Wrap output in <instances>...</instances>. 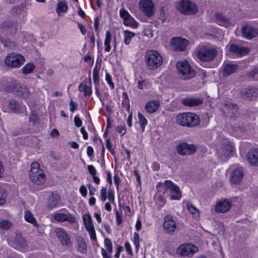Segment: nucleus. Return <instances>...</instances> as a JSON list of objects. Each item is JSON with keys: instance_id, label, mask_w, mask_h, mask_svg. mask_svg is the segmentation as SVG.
I'll list each match as a JSON object with an SVG mask.
<instances>
[{"instance_id": "obj_46", "label": "nucleus", "mask_w": 258, "mask_h": 258, "mask_svg": "<svg viewBox=\"0 0 258 258\" xmlns=\"http://www.w3.org/2000/svg\"><path fill=\"white\" fill-rule=\"evenodd\" d=\"M19 84L16 83H12L9 85H7L5 88V91L7 93H12L13 91H16L17 92V87H18Z\"/></svg>"}, {"instance_id": "obj_47", "label": "nucleus", "mask_w": 258, "mask_h": 258, "mask_svg": "<svg viewBox=\"0 0 258 258\" xmlns=\"http://www.w3.org/2000/svg\"><path fill=\"white\" fill-rule=\"evenodd\" d=\"M104 246L106 249V251L108 253H112L113 251V246L111 241L108 238H105L104 239Z\"/></svg>"}, {"instance_id": "obj_43", "label": "nucleus", "mask_w": 258, "mask_h": 258, "mask_svg": "<svg viewBox=\"0 0 258 258\" xmlns=\"http://www.w3.org/2000/svg\"><path fill=\"white\" fill-rule=\"evenodd\" d=\"M124 42L125 44L128 45L130 43L132 39L135 36V34L131 31L125 30L124 31Z\"/></svg>"}, {"instance_id": "obj_30", "label": "nucleus", "mask_w": 258, "mask_h": 258, "mask_svg": "<svg viewBox=\"0 0 258 258\" xmlns=\"http://www.w3.org/2000/svg\"><path fill=\"white\" fill-rule=\"evenodd\" d=\"M8 108L13 112L19 113L22 108L20 103L15 99H11L8 104Z\"/></svg>"}, {"instance_id": "obj_29", "label": "nucleus", "mask_w": 258, "mask_h": 258, "mask_svg": "<svg viewBox=\"0 0 258 258\" xmlns=\"http://www.w3.org/2000/svg\"><path fill=\"white\" fill-rule=\"evenodd\" d=\"M16 94L24 99H27L30 95V92L29 88L26 86H23L19 84L18 87H17Z\"/></svg>"}, {"instance_id": "obj_37", "label": "nucleus", "mask_w": 258, "mask_h": 258, "mask_svg": "<svg viewBox=\"0 0 258 258\" xmlns=\"http://www.w3.org/2000/svg\"><path fill=\"white\" fill-rule=\"evenodd\" d=\"M68 10V6L65 2H59L57 3L56 11L58 15L60 13H66Z\"/></svg>"}, {"instance_id": "obj_14", "label": "nucleus", "mask_w": 258, "mask_h": 258, "mask_svg": "<svg viewBox=\"0 0 258 258\" xmlns=\"http://www.w3.org/2000/svg\"><path fill=\"white\" fill-rule=\"evenodd\" d=\"M141 11L147 17H151L154 15V4L151 0H142L139 2Z\"/></svg>"}, {"instance_id": "obj_40", "label": "nucleus", "mask_w": 258, "mask_h": 258, "mask_svg": "<svg viewBox=\"0 0 258 258\" xmlns=\"http://www.w3.org/2000/svg\"><path fill=\"white\" fill-rule=\"evenodd\" d=\"M138 117L139 120L140 127L142 131L143 132L145 131L146 125L147 124L148 121L144 116L140 112H138Z\"/></svg>"}, {"instance_id": "obj_12", "label": "nucleus", "mask_w": 258, "mask_h": 258, "mask_svg": "<svg viewBox=\"0 0 258 258\" xmlns=\"http://www.w3.org/2000/svg\"><path fill=\"white\" fill-rule=\"evenodd\" d=\"M188 44V40L181 37H173L170 40V44L176 51H184Z\"/></svg>"}, {"instance_id": "obj_41", "label": "nucleus", "mask_w": 258, "mask_h": 258, "mask_svg": "<svg viewBox=\"0 0 258 258\" xmlns=\"http://www.w3.org/2000/svg\"><path fill=\"white\" fill-rule=\"evenodd\" d=\"M29 120L32 125H35L39 121V118L38 114L35 111H31L30 114L29 115Z\"/></svg>"}, {"instance_id": "obj_10", "label": "nucleus", "mask_w": 258, "mask_h": 258, "mask_svg": "<svg viewBox=\"0 0 258 258\" xmlns=\"http://www.w3.org/2000/svg\"><path fill=\"white\" fill-rule=\"evenodd\" d=\"M54 232L61 245H71V236L64 229L61 227H56L54 228Z\"/></svg>"}, {"instance_id": "obj_52", "label": "nucleus", "mask_w": 258, "mask_h": 258, "mask_svg": "<svg viewBox=\"0 0 258 258\" xmlns=\"http://www.w3.org/2000/svg\"><path fill=\"white\" fill-rule=\"evenodd\" d=\"M106 192H107V188L104 187H102L101 189V200L102 202H105L106 200L107 196H106Z\"/></svg>"}, {"instance_id": "obj_57", "label": "nucleus", "mask_w": 258, "mask_h": 258, "mask_svg": "<svg viewBox=\"0 0 258 258\" xmlns=\"http://www.w3.org/2000/svg\"><path fill=\"white\" fill-rule=\"evenodd\" d=\"M70 111L72 112H73L77 109L78 105L76 102H75L71 100L70 102Z\"/></svg>"}, {"instance_id": "obj_7", "label": "nucleus", "mask_w": 258, "mask_h": 258, "mask_svg": "<svg viewBox=\"0 0 258 258\" xmlns=\"http://www.w3.org/2000/svg\"><path fill=\"white\" fill-rule=\"evenodd\" d=\"M10 243L14 249L21 251H25L28 246L27 241L19 231L15 233L13 239L10 242Z\"/></svg>"}, {"instance_id": "obj_2", "label": "nucleus", "mask_w": 258, "mask_h": 258, "mask_svg": "<svg viewBox=\"0 0 258 258\" xmlns=\"http://www.w3.org/2000/svg\"><path fill=\"white\" fill-rule=\"evenodd\" d=\"M177 124L188 127L197 126L200 123V117L198 115L191 112H183L178 114L175 117Z\"/></svg>"}, {"instance_id": "obj_11", "label": "nucleus", "mask_w": 258, "mask_h": 258, "mask_svg": "<svg viewBox=\"0 0 258 258\" xmlns=\"http://www.w3.org/2000/svg\"><path fill=\"white\" fill-rule=\"evenodd\" d=\"M242 36L247 40H251L258 34V28L251 24L246 23L242 26Z\"/></svg>"}, {"instance_id": "obj_54", "label": "nucleus", "mask_w": 258, "mask_h": 258, "mask_svg": "<svg viewBox=\"0 0 258 258\" xmlns=\"http://www.w3.org/2000/svg\"><path fill=\"white\" fill-rule=\"evenodd\" d=\"M106 147L107 149V150L110 152V153L113 155H114L115 154V152L114 151L113 149L112 148V145L110 142V139H107L106 140Z\"/></svg>"}, {"instance_id": "obj_35", "label": "nucleus", "mask_w": 258, "mask_h": 258, "mask_svg": "<svg viewBox=\"0 0 258 258\" xmlns=\"http://www.w3.org/2000/svg\"><path fill=\"white\" fill-rule=\"evenodd\" d=\"M83 220L87 230L94 228L92 218L89 214L84 215Z\"/></svg>"}, {"instance_id": "obj_53", "label": "nucleus", "mask_w": 258, "mask_h": 258, "mask_svg": "<svg viewBox=\"0 0 258 258\" xmlns=\"http://www.w3.org/2000/svg\"><path fill=\"white\" fill-rule=\"evenodd\" d=\"M120 16L123 18V21L126 20L128 17L131 16L129 13L124 9L120 10Z\"/></svg>"}, {"instance_id": "obj_6", "label": "nucleus", "mask_w": 258, "mask_h": 258, "mask_svg": "<svg viewBox=\"0 0 258 258\" xmlns=\"http://www.w3.org/2000/svg\"><path fill=\"white\" fill-rule=\"evenodd\" d=\"M176 67L180 74V77L182 79H190L195 76V71L191 68L188 62L186 60L178 61Z\"/></svg>"}, {"instance_id": "obj_20", "label": "nucleus", "mask_w": 258, "mask_h": 258, "mask_svg": "<svg viewBox=\"0 0 258 258\" xmlns=\"http://www.w3.org/2000/svg\"><path fill=\"white\" fill-rule=\"evenodd\" d=\"M231 208V203L230 201L224 200L220 201L216 205L215 210L220 213L227 212Z\"/></svg>"}, {"instance_id": "obj_24", "label": "nucleus", "mask_w": 258, "mask_h": 258, "mask_svg": "<svg viewBox=\"0 0 258 258\" xmlns=\"http://www.w3.org/2000/svg\"><path fill=\"white\" fill-rule=\"evenodd\" d=\"M238 69L236 63L228 62L223 65V75L224 77H228L234 73Z\"/></svg>"}, {"instance_id": "obj_39", "label": "nucleus", "mask_w": 258, "mask_h": 258, "mask_svg": "<svg viewBox=\"0 0 258 258\" xmlns=\"http://www.w3.org/2000/svg\"><path fill=\"white\" fill-rule=\"evenodd\" d=\"M234 151V148L229 144H225L223 147L224 155L228 157L230 156Z\"/></svg>"}, {"instance_id": "obj_31", "label": "nucleus", "mask_w": 258, "mask_h": 258, "mask_svg": "<svg viewBox=\"0 0 258 258\" xmlns=\"http://www.w3.org/2000/svg\"><path fill=\"white\" fill-rule=\"evenodd\" d=\"M25 219L26 221L32 224L34 227L36 228H38L39 227V224L37 222L35 218L29 211L25 212Z\"/></svg>"}, {"instance_id": "obj_33", "label": "nucleus", "mask_w": 258, "mask_h": 258, "mask_svg": "<svg viewBox=\"0 0 258 258\" xmlns=\"http://www.w3.org/2000/svg\"><path fill=\"white\" fill-rule=\"evenodd\" d=\"M78 89L81 92H84V95L85 96H90L92 93L91 88L89 87L86 84L84 83V82L79 85Z\"/></svg>"}, {"instance_id": "obj_19", "label": "nucleus", "mask_w": 258, "mask_h": 258, "mask_svg": "<svg viewBox=\"0 0 258 258\" xmlns=\"http://www.w3.org/2000/svg\"><path fill=\"white\" fill-rule=\"evenodd\" d=\"M257 95L258 90L253 87L245 88L241 92V96L244 99L252 100L256 98Z\"/></svg>"}, {"instance_id": "obj_59", "label": "nucleus", "mask_w": 258, "mask_h": 258, "mask_svg": "<svg viewBox=\"0 0 258 258\" xmlns=\"http://www.w3.org/2000/svg\"><path fill=\"white\" fill-rule=\"evenodd\" d=\"M101 254L103 258H112L111 253H108L103 248H101Z\"/></svg>"}, {"instance_id": "obj_13", "label": "nucleus", "mask_w": 258, "mask_h": 258, "mask_svg": "<svg viewBox=\"0 0 258 258\" xmlns=\"http://www.w3.org/2000/svg\"><path fill=\"white\" fill-rule=\"evenodd\" d=\"M164 220L163 227L164 232L169 234L172 235L176 229V225L175 222L173 220L172 216L167 215L165 216Z\"/></svg>"}, {"instance_id": "obj_38", "label": "nucleus", "mask_w": 258, "mask_h": 258, "mask_svg": "<svg viewBox=\"0 0 258 258\" xmlns=\"http://www.w3.org/2000/svg\"><path fill=\"white\" fill-rule=\"evenodd\" d=\"M111 41V35L109 31H107L106 33V36L104 40L105 51L107 52L110 51L111 46L110 45Z\"/></svg>"}, {"instance_id": "obj_36", "label": "nucleus", "mask_w": 258, "mask_h": 258, "mask_svg": "<svg viewBox=\"0 0 258 258\" xmlns=\"http://www.w3.org/2000/svg\"><path fill=\"white\" fill-rule=\"evenodd\" d=\"M35 68V66L33 62L28 63L22 68V73L24 75L29 74L34 71Z\"/></svg>"}, {"instance_id": "obj_34", "label": "nucleus", "mask_w": 258, "mask_h": 258, "mask_svg": "<svg viewBox=\"0 0 258 258\" xmlns=\"http://www.w3.org/2000/svg\"><path fill=\"white\" fill-rule=\"evenodd\" d=\"M186 207L189 212L197 219L199 217V213L198 209L195 207L191 202H187Z\"/></svg>"}, {"instance_id": "obj_16", "label": "nucleus", "mask_w": 258, "mask_h": 258, "mask_svg": "<svg viewBox=\"0 0 258 258\" xmlns=\"http://www.w3.org/2000/svg\"><path fill=\"white\" fill-rule=\"evenodd\" d=\"M181 256H187L190 257L198 251V248L192 244H184L181 245L179 248Z\"/></svg>"}, {"instance_id": "obj_60", "label": "nucleus", "mask_w": 258, "mask_h": 258, "mask_svg": "<svg viewBox=\"0 0 258 258\" xmlns=\"http://www.w3.org/2000/svg\"><path fill=\"white\" fill-rule=\"evenodd\" d=\"M117 130L119 132L121 136H122L126 133V128L124 125H118L117 127Z\"/></svg>"}, {"instance_id": "obj_8", "label": "nucleus", "mask_w": 258, "mask_h": 258, "mask_svg": "<svg viewBox=\"0 0 258 258\" xmlns=\"http://www.w3.org/2000/svg\"><path fill=\"white\" fill-rule=\"evenodd\" d=\"M177 9L185 15H192L198 11V7L194 3L188 0H182L177 7Z\"/></svg>"}, {"instance_id": "obj_15", "label": "nucleus", "mask_w": 258, "mask_h": 258, "mask_svg": "<svg viewBox=\"0 0 258 258\" xmlns=\"http://www.w3.org/2000/svg\"><path fill=\"white\" fill-rule=\"evenodd\" d=\"M53 218L57 222H63L67 221L71 224L75 223L77 220L76 218L71 214L54 213Z\"/></svg>"}, {"instance_id": "obj_48", "label": "nucleus", "mask_w": 258, "mask_h": 258, "mask_svg": "<svg viewBox=\"0 0 258 258\" xmlns=\"http://www.w3.org/2000/svg\"><path fill=\"white\" fill-rule=\"evenodd\" d=\"M12 226V223L8 220L0 221V228L3 229L7 230Z\"/></svg>"}, {"instance_id": "obj_27", "label": "nucleus", "mask_w": 258, "mask_h": 258, "mask_svg": "<svg viewBox=\"0 0 258 258\" xmlns=\"http://www.w3.org/2000/svg\"><path fill=\"white\" fill-rule=\"evenodd\" d=\"M247 160L251 164L254 165L255 166L258 165L257 149H252L248 152Z\"/></svg>"}, {"instance_id": "obj_44", "label": "nucleus", "mask_w": 258, "mask_h": 258, "mask_svg": "<svg viewBox=\"0 0 258 258\" xmlns=\"http://www.w3.org/2000/svg\"><path fill=\"white\" fill-rule=\"evenodd\" d=\"M124 24L126 26H131L133 28H137L138 23L130 16L128 18L123 21Z\"/></svg>"}, {"instance_id": "obj_49", "label": "nucleus", "mask_w": 258, "mask_h": 258, "mask_svg": "<svg viewBox=\"0 0 258 258\" xmlns=\"http://www.w3.org/2000/svg\"><path fill=\"white\" fill-rule=\"evenodd\" d=\"M31 169L30 170V173H36V172H38V171H41V170H40L39 169V164L38 162H33L31 164Z\"/></svg>"}, {"instance_id": "obj_21", "label": "nucleus", "mask_w": 258, "mask_h": 258, "mask_svg": "<svg viewBox=\"0 0 258 258\" xmlns=\"http://www.w3.org/2000/svg\"><path fill=\"white\" fill-rule=\"evenodd\" d=\"M229 51L235 54L237 56H241L247 54L249 48L244 47H239L236 44H232L230 46Z\"/></svg>"}, {"instance_id": "obj_62", "label": "nucleus", "mask_w": 258, "mask_h": 258, "mask_svg": "<svg viewBox=\"0 0 258 258\" xmlns=\"http://www.w3.org/2000/svg\"><path fill=\"white\" fill-rule=\"evenodd\" d=\"M93 79L94 84L95 86H98L99 84V74H93Z\"/></svg>"}, {"instance_id": "obj_50", "label": "nucleus", "mask_w": 258, "mask_h": 258, "mask_svg": "<svg viewBox=\"0 0 258 258\" xmlns=\"http://www.w3.org/2000/svg\"><path fill=\"white\" fill-rule=\"evenodd\" d=\"M105 80L109 85L110 88L113 89L114 88V84L112 82V77L107 72H106Z\"/></svg>"}, {"instance_id": "obj_45", "label": "nucleus", "mask_w": 258, "mask_h": 258, "mask_svg": "<svg viewBox=\"0 0 258 258\" xmlns=\"http://www.w3.org/2000/svg\"><path fill=\"white\" fill-rule=\"evenodd\" d=\"M7 193L5 189L0 187V206L6 203Z\"/></svg>"}, {"instance_id": "obj_3", "label": "nucleus", "mask_w": 258, "mask_h": 258, "mask_svg": "<svg viewBox=\"0 0 258 258\" xmlns=\"http://www.w3.org/2000/svg\"><path fill=\"white\" fill-rule=\"evenodd\" d=\"M145 62L148 69L155 70L162 64L163 59L158 51L154 50H149L146 52Z\"/></svg>"}, {"instance_id": "obj_58", "label": "nucleus", "mask_w": 258, "mask_h": 258, "mask_svg": "<svg viewBox=\"0 0 258 258\" xmlns=\"http://www.w3.org/2000/svg\"><path fill=\"white\" fill-rule=\"evenodd\" d=\"M258 74V69L255 68L253 70L249 71L247 74V76L251 78H254L255 75Z\"/></svg>"}, {"instance_id": "obj_51", "label": "nucleus", "mask_w": 258, "mask_h": 258, "mask_svg": "<svg viewBox=\"0 0 258 258\" xmlns=\"http://www.w3.org/2000/svg\"><path fill=\"white\" fill-rule=\"evenodd\" d=\"M134 242L136 246V249L138 251L140 247V237L139 234L136 232L134 234Z\"/></svg>"}, {"instance_id": "obj_64", "label": "nucleus", "mask_w": 258, "mask_h": 258, "mask_svg": "<svg viewBox=\"0 0 258 258\" xmlns=\"http://www.w3.org/2000/svg\"><path fill=\"white\" fill-rule=\"evenodd\" d=\"M75 124L77 127H80L82 124V121L81 119L77 116H76L74 118Z\"/></svg>"}, {"instance_id": "obj_28", "label": "nucleus", "mask_w": 258, "mask_h": 258, "mask_svg": "<svg viewBox=\"0 0 258 258\" xmlns=\"http://www.w3.org/2000/svg\"><path fill=\"white\" fill-rule=\"evenodd\" d=\"M160 104L159 101L153 100L146 103L145 109L148 113H153L158 110Z\"/></svg>"}, {"instance_id": "obj_22", "label": "nucleus", "mask_w": 258, "mask_h": 258, "mask_svg": "<svg viewBox=\"0 0 258 258\" xmlns=\"http://www.w3.org/2000/svg\"><path fill=\"white\" fill-rule=\"evenodd\" d=\"M243 176V172L241 168H237L233 171L231 174L230 180L232 183L237 184L242 180Z\"/></svg>"}, {"instance_id": "obj_23", "label": "nucleus", "mask_w": 258, "mask_h": 258, "mask_svg": "<svg viewBox=\"0 0 258 258\" xmlns=\"http://www.w3.org/2000/svg\"><path fill=\"white\" fill-rule=\"evenodd\" d=\"M60 201V197L57 193L51 192L47 198V208L52 209L55 208Z\"/></svg>"}, {"instance_id": "obj_5", "label": "nucleus", "mask_w": 258, "mask_h": 258, "mask_svg": "<svg viewBox=\"0 0 258 258\" xmlns=\"http://www.w3.org/2000/svg\"><path fill=\"white\" fill-rule=\"evenodd\" d=\"M25 60L24 56L20 53L11 52L5 57L4 62L8 67L18 68L23 64Z\"/></svg>"}, {"instance_id": "obj_9", "label": "nucleus", "mask_w": 258, "mask_h": 258, "mask_svg": "<svg viewBox=\"0 0 258 258\" xmlns=\"http://www.w3.org/2000/svg\"><path fill=\"white\" fill-rule=\"evenodd\" d=\"M177 153L181 156L194 154L197 150V147L194 144H189L182 142L176 146Z\"/></svg>"}, {"instance_id": "obj_26", "label": "nucleus", "mask_w": 258, "mask_h": 258, "mask_svg": "<svg viewBox=\"0 0 258 258\" xmlns=\"http://www.w3.org/2000/svg\"><path fill=\"white\" fill-rule=\"evenodd\" d=\"M215 18L218 24L222 26L228 27L231 25L230 19L224 15L222 13H216L215 14Z\"/></svg>"}, {"instance_id": "obj_55", "label": "nucleus", "mask_w": 258, "mask_h": 258, "mask_svg": "<svg viewBox=\"0 0 258 258\" xmlns=\"http://www.w3.org/2000/svg\"><path fill=\"white\" fill-rule=\"evenodd\" d=\"M108 200L113 203L114 201V193L112 189H109L108 191Z\"/></svg>"}, {"instance_id": "obj_25", "label": "nucleus", "mask_w": 258, "mask_h": 258, "mask_svg": "<svg viewBox=\"0 0 258 258\" xmlns=\"http://www.w3.org/2000/svg\"><path fill=\"white\" fill-rule=\"evenodd\" d=\"M31 180L34 183L39 185L44 182L45 175L42 170L36 172V173H29Z\"/></svg>"}, {"instance_id": "obj_42", "label": "nucleus", "mask_w": 258, "mask_h": 258, "mask_svg": "<svg viewBox=\"0 0 258 258\" xmlns=\"http://www.w3.org/2000/svg\"><path fill=\"white\" fill-rule=\"evenodd\" d=\"M224 106L229 110H234L233 113L236 115L238 114V107L237 104L227 101L225 103Z\"/></svg>"}, {"instance_id": "obj_32", "label": "nucleus", "mask_w": 258, "mask_h": 258, "mask_svg": "<svg viewBox=\"0 0 258 258\" xmlns=\"http://www.w3.org/2000/svg\"><path fill=\"white\" fill-rule=\"evenodd\" d=\"M77 240L79 251L85 253L87 251V244L85 241L82 237H78Z\"/></svg>"}, {"instance_id": "obj_63", "label": "nucleus", "mask_w": 258, "mask_h": 258, "mask_svg": "<svg viewBox=\"0 0 258 258\" xmlns=\"http://www.w3.org/2000/svg\"><path fill=\"white\" fill-rule=\"evenodd\" d=\"M80 192L83 197H86L87 194V189L85 185H82L80 187Z\"/></svg>"}, {"instance_id": "obj_17", "label": "nucleus", "mask_w": 258, "mask_h": 258, "mask_svg": "<svg viewBox=\"0 0 258 258\" xmlns=\"http://www.w3.org/2000/svg\"><path fill=\"white\" fill-rule=\"evenodd\" d=\"M17 26V24L15 22L7 21L3 23L1 25V28L7 34L13 35L16 32Z\"/></svg>"}, {"instance_id": "obj_61", "label": "nucleus", "mask_w": 258, "mask_h": 258, "mask_svg": "<svg viewBox=\"0 0 258 258\" xmlns=\"http://www.w3.org/2000/svg\"><path fill=\"white\" fill-rule=\"evenodd\" d=\"M87 168L89 173L92 176L95 175L96 174V170L93 165H88L87 166Z\"/></svg>"}, {"instance_id": "obj_18", "label": "nucleus", "mask_w": 258, "mask_h": 258, "mask_svg": "<svg viewBox=\"0 0 258 258\" xmlns=\"http://www.w3.org/2000/svg\"><path fill=\"white\" fill-rule=\"evenodd\" d=\"M204 100L201 98L196 97H186L181 100V103L189 107H196L200 105L203 103Z\"/></svg>"}, {"instance_id": "obj_4", "label": "nucleus", "mask_w": 258, "mask_h": 258, "mask_svg": "<svg viewBox=\"0 0 258 258\" xmlns=\"http://www.w3.org/2000/svg\"><path fill=\"white\" fill-rule=\"evenodd\" d=\"M196 55L201 61L210 62L217 55V50L215 47L203 46L197 50Z\"/></svg>"}, {"instance_id": "obj_56", "label": "nucleus", "mask_w": 258, "mask_h": 258, "mask_svg": "<svg viewBox=\"0 0 258 258\" xmlns=\"http://www.w3.org/2000/svg\"><path fill=\"white\" fill-rule=\"evenodd\" d=\"M87 231L89 232L90 238L92 240L96 241V233L94 228L92 229H88Z\"/></svg>"}, {"instance_id": "obj_1", "label": "nucleus", "mask_w": 258, "mask_h": 258, "mask_svg": "<svg viewBox=\"0 0 258 258\" xmlns=\"http://www.w3.org/2000/svg\"><path fill=\"white\" fill-rule=\"evenodd\" d=\"M158 192L170 196V200H179L182 197L179 186L172 181L166 180L164 182H159L156 185Z\"/></svg>"}]
</instances>
